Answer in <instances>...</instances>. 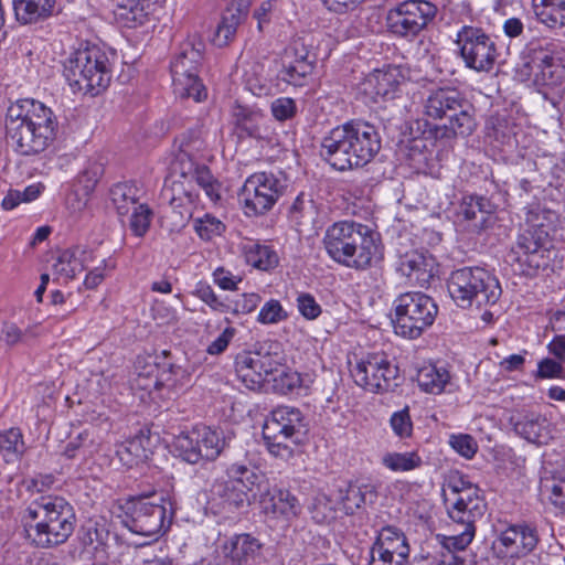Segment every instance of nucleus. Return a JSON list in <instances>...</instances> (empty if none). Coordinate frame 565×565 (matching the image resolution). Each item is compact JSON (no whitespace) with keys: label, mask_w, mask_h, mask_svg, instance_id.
<instances>
[{"label":"nucleus","mask_w":565,"mask_h":565,"mask_svg":"<svg viewBox=\"0 0 565 565\" xmlns=\"http://www.w3.org/2000/svg\"><path fill=\"white\" fill-rule=\"evenodd\" d=\"M497 206L482 195H463L456 210V221L476 234L491 227L495 222Z\"/></svg>","instance_id":"17"},{"label":"nucleus","mask_w":565,"mask_h":565,"mask_svg":"<svg viewBox=\"0 0 565 565\" xmlns=\"http://www.w3.org/2000/svg\"><path fill=\"white\" fill-rule=\"evenodd\" d=\"M306 433L307 424L301 411L287 405L275 408L263 427L264 439H274L280 434H285V436L291 437L294 445L299 444Z\"/></svg>","instance_id":"18"},{"label":"nucleus","mask_w":565,"mask_h":565,"mask_svg":"<svg viewBox=\"0 0 565 565\" xmlns=\"http://www.w3.org/2000/svg\"><path fill=\"white\" fill-rule=\"evenodd\" d=\"M418 386L425 393L440 394L451 386L450 372L445 366L427 364L422 366L416 376Z\"/></svg>","instance_id":"33"},{"label":"nucleus","mask_w":565,"mask_h":565,"mask_svg":"<svg viewBox=\"0 0 565 565\" xmlns=\"http://www.w3.org/2000/svg\"><path fill=\"white\" fill-rule=\"evenodd\" d=\"M172 84L174 93L182 98L202 102L207 96L205 86L194 73H174Z\"/></svg>","instance_id":"42"},{"label":"nucleus","mask_w":565,"mask_h":565,"mask_svg":"<svg viewBox=\"0 0 565 565\" xmlns=\"http://www.w3.org/2000/svg\"><path fill=\"white\" fill-rule=\"evenodd\" d=\"M66 79L73 93L95 97L110 84V73H67Z\"/></svg>","instance_id":"32"},{"label":"nucleus","mask_w":565,"mask_h":565,"mask_svg":"<svg viewBox=\"0 0 565 565\" xmlns=\"http://www.w3.org/2000/svg\"><path fill=\"white\" fill-rule=\"evenodd\" d=\"M252 360H254L252 353L239 356L236 361V375L246 388L256 391L262 387L265 377L254 363H250Z\"/></svg>","instance_id":"49"},{"label":"nucleus","mask_w":565,"mask_h":565,"mask_svg":"<svg viewBox=\"0 0 565 565\" xmlns=\"http://www.w3.org/2000/svg\"><path fill=\"white\" fill-rule=\"evenodd\" d=\"M262 554L263 543L249 533L234 534L221 545L223 565H256Z\"/></svg>","instance_id":"20"},{"label":"nucleus","mask_w":565,"mask_h":565,"mask_svg":"<svg viewBox=\"0 0 565 565\" xmlns=\"http://www.w3.org/2000/svg\"><path fill=\"white\" fill-rule=\"evenodd\" d=\"M380 242V235L363 224L350 245L347 258L340 259L339 264L355 269L370 267L373 260L382 256Z\"/></svg>","instance_id":"21"},{"label":"nucleus","mask_w":565,"mask_h":565,"mask_svg":"<svg viewBox=\"0 0 565 565\" xmlns=\"http://www.w3.org/2000/svg\"><path fill=\"white\" fill-rule=\"evenodd\" d=\"M366 83L373 87V93L383 98H393L406 86L404 73H369Z\"/></svg>","instance_id":"41"},{"label":"nucleus","mask_w":565,"mask_h":565,"mask_svg":"<svg viewBox=\"0 0 565 565\" xmlns=\"http://www.w3.org/2000/svg\"><path fill=\"white\" fill-rule=\"evenodd\" d=\"M6 128L17 152L34 156L45 151L54 141L57 119L43 103L24 98L9 106Z\"/></svg>","instance_id":"2"},{"label":"nucleus","mask_w":565,"mask_h":565,"mask_svg":"<svg viewBox=\"0 0 565 565\" xmlns=\"http://www.w3.org/2000/svg\"><path fill=\"white\" fill-rule=\"evenodd\" d=\"M248 9L247 0H235L231 3L215 32V42L218 46L227 45L234 39L238 25L248 14Z\"/></svg>","instance_id":"29"},{"label":"nucleus","mask_w":565,"mask_h":565,"mask_svg":"<svg viewBox=\"0 0 565 565\" xmlns=\"http://www.w3.org/2000/svg\"><path fill=\"white\" fill-rule=\"evenodd\" d=\"M87 431L81 433L76 438L70 440L65 446L63 455L67 459H74L78 456L85 457L90 452L92 439Z\"/></svg>","instance_id":"58"},{"label":"nucleus","mask_w":565,"mask_h":565,"mask_svg":"<svg viewBox=\"0 0 565 565\" xmlns=\"http://www.w3.org/2000/svg\"><path fill=\"white\" fill-rule=\"evenodd\" d=\"M288 318L286 310L276 299L268 300L259 310L257 321L262 324H275Z\"/></svg>","instance_id":"55"},{"label":"nucleus","mask_w":565,"mask_h":565,"mask_svg":"<svg viewBox=\"0 0 565 565\" xmlns=\"http://www.w3.org/2000/svg\"><path fill=\"white\" fill-rule=\"evenodd\" d=\"M25 530L39 547L65 543L74 532L76 515L72 504L58 495H42L25 510Z\"/></svg>","instance_id":"4"},{"label":"nucleus","mask_w":565,"mask_h":565,"mask_svg":"<svg viewBox=\"0 0 565 565\" xmlns=\"http://www.w3.org/2000/svg\"><path fill=\"white\" fill-rule=\"evenodd\" d=\"M198 184L200 188L203 189L206 196L212 201L216 202L220 200V184L212 175L210 169L200 164L195 174L193 175V185Z\"/></svg>","instance_id":"51"},{"label":"nucleus","mask_w":565,"mask_h":565,"mask_svg":"<svg viewBox=\"0 0 565 565\" xmlns=\"http://www.w3.org/2000/svg\"><path fill=\"white\" fill-rule=\"evenodd\" d=\"M563 363L557 359L545 358L537 363V379H559L563 376Z\"/></svg>","instance_id":"64"},{"label":"nucleus","mask_w":565,"mask_h":565,"mask_svg":"<svg viewBox=\"0 0 565 565\" xmlns=\"http://www.w3.org/2000/svg\"><path fill=\"white\" fill-rule=\"evenodd\" d=\"M195 231L198 235L205 241L211 239L213 236L221 235L225 228L224 224L210 214L195 221Z\"/></svg>","instance_id":"56"},{"label":"nucleus","mask_w":565,"mask_h":565,"mask_svg":"<svg viewBox=\"0 0 565 565\" xmlns=\"http://www.w3.org/2000/svg\"><path fill=\"white\" fill-rule=\"evenodd\" d=\"M447 288L460 308L476 306L481 309L500 299L502 289L498 278L481 267H463L451 273Z\"/></svg>","instance_id":"6"},{"label":"nucleus","mask_w":565,"mask_h":565,"mask_svg":"<svg viewBox=\"0 0 565 565\" xmlns=\"http://www.w3.org/2000/svg\"><path fill=\"white\" fill-rule=\"evenodd\" d=\"M525 67L531 70L565 68L564 53L553 47H533L525 57Z\"/></svg>","instance_id":"40"},{"label":"nucleus","mask_w":565,"mask_h":565,"mask_svg":"<svg viewBox=\"0 0 565 565\" xmlns=\"http://www.w3.org/2000/svg\"><path fill=\"white\" fill-rule=\"evenodd\" d=\"M395 333L407 339H417L430 327L438 312L437 305L423 292H405L394 300Z\"/></svg>","instance_id":"8"},{"label":"nucleus","mask_w":565,"mask_h":565,"mask_svg":"<svg viewBox=\"0 0 565 565\" xmlns=\"http://www.w3.org/2000/svg\"><path fill=\"white\" fill-rule=\"evenodd\" d=\"M381 462L393 472H408L423 466V459L418 451L386 452L383 455Z\"/></svg>","instance_id":"43"},{"label":"nucleus","mask_w":565,"mask_h":565,"mask_svg":"<svg viewBox=\"0 0 565 565\" xmlns=\"http://www.w3.org/2000/svg\"><path fill=\"white\" fill-rule=\"evenodd\" d=\"M393 431L401 438L409 437L413 431V423L408 407L393 413L390 419Z\"/></svg>","instance_id":"59"},{"label":"nucleus","mask_w":565,"mask_h":565,"mask_svg":"<svg viewBox=\"0 0 565 565\" xmlns=\"http://www.w3.org/2000/svg\"><path fill=\"white\" fill-rule=\"evenodd\" d=\"M509 259L518 265L522 275L529 277L547 270L555 271L563 265V257L553 245L551 227L543 223H533L518 235Z\"/></svg>","instance_id":"5"},{"label":"nucleus","mask_w":565,"mask_h":565,"mask_svg":"<svg viewBox=\"0 0 565 565\" xmlns=\"http://www.w3.org/2000/svg\"><path fill=\"white\" fill-rule=\"evenodd\" d=\"M231 111L235 125L247 131L248 136L254 137L256 135V121L262 116L260 113L244 106L238 102L234 103Z\"/></svg>","instance_id":"50"},{"label":"nucleus","mask_w":565,"mask_h":565,"mask_svg":"<svg viewBox=\"0 0 565 565\" xmlns=\"http://www.w3.org/2000/svg\"><path fill=\"white\" fill-rule=\"evenodd\" d=\"M259 504L263 512L274 518L282 516L286 520L296 518L301 510L298 499L288 490L266 487L259 494Z\"/></svg>","instance_id":"26"},{"label":"nucleus","mask_w":565,"mask_h":565,"mask_svg":"<svg viewBox=\"0 0 565 565\" xmlns=\"http://www.w3.org/2000/svg\"><path fill=\"white\" fill-rule=\"evenodd\" d=\"M381 138L366 121H350L333 128L321 143V156L339 171L364 167L380 151Z\"/></svg>","instance_id":"3"},{"label":"nucleus","mask_w":565,"mask_h":565,"mask_svg":"<svg viewBox=\"0 0 565 565\" xmlns=\"http://www.w3.org/2000/svg\"><path fill=\"white\" fill-rule=\"evenodd\" d=\"M354 383L371 393L392 391L398 376V367L383 352L367 353L350 370Z\"/></svg>","instance_id":"11"},{"label":"nucleus","mask_w":565,"mask_h":565,"mask_svg":"<svg viewBox=\"0 0 565 565\" xmlns=\"http://www.w3.org/2000/svg\"><path fill=\"white\" fill-rule=\"evenodd\" d=\"M110 199L120 216L138 205V189L134 184L117 183L110 189Z\"/></svg>","instance_id":"44"},{"label":"nucleus","mask_w":565,"mask_h":565,"mask_svg":"<svg viewBox=\"0 0 565 565\" xmlns=\"http://www.w3.org/2000/svg\"><path fill=\"white\" fill-rule=\"evenodd\" d=\"M23 452V435L19 428H9L0 433V455L6 462L20 459Z\"/></svg>","instance_id":"46"},{"label":"nucleus","mask_w":565,"mask_h":565,"mask_svg":"<svg viewBox=\"0 0 565 565\" xmlns=\"http://www.w3.org/2000/svg\"><path fill=\"white\" fill-rule=\"evenodd\" d=\"M411 547L397 527L381 529L370 550L369 565H408Z\"/></svg>","instance_id":"15"},{"label":"nucleus","mask_w":565,"mask_h":565,"mask_svg":"<svg viewBox=\"0 0 565 565\" xmlns=\"http://www.w3.org/2000/svg\"><path fill=\"white\" fill-rule=\"evenodd\" d=\"M270 111L276 120L286 121L296 116L297 105L290 97H279L271 102Z\"/></svg>","instance_id":"57"},{"label":"nucleus","mask_w":565,"mask_h":565,"mask_svg":"<svg viewBox=\"0 0 565 565\" xmlns=\"http://www.w3.org/2000/svg\"><path fill=\"white\" fill-rule=\"evenodd\" d=\"M449 444L455 451L467 459L472 458L478 450V445L473 437L466 434L452 435Z\"/></svg>","instance_id":"61"},{"label":"nucleus","mask_w":565,"mask_h":565,"mask_svg":"<svg viewBox=\"0 0 565 565\" xmlns=\"http://www.w3.org/2000/svg\"><path fill=\"white\" fill-rule=\"evenodd\" d=\"M534 10L537 19L548 28L565 25V0L535 2Z\"/></svg>","instance_id":"47"},{"label":"nucleus","mask_w":565,"mask_h":565,"mask_svg":"<svg viewBox=\"0 0 565 565\" xmlns=\"http://www.w3.org/2000/svg\"><path fill=\"white\" fill-rule=\"evenodd\" d=\"M443 502L447 515L452 521L454 533L444 536L439 551L428 553L424 558L427 565H467L454 550H465L475 539L476 522L486 511L480 489L458 471H451L441 487Z\"/></svg>","instance_id":"1"},{"label":"nucleus","mask_w":565,"mask_h":565,"mask_svg":"<svg viewBox=\"0 0 565 565\" xmlns=\"http://www.w3.org/2000/svg\"><path fill=\"white\" fill-rule=\"evenodd\" d=\"M542 493L557 509L565 510V480L551 479L542 482Z\"/></svg>","instance_id":"54"},{"label":"nucleus","mask_w":565,"mask_h":565,"mask_svg":"<svg viewBox=\"0 0 565 565\" xmlns=\"http://www.w3.org/2000/svg\"><path fill=\"white\" fill-rule=\"evenodd\" d=\"M196 191L193 183L175 178H166L160 193L162 204H168L179 216V223L185 224L193 214L196 202Z\"/></svg>","instance_id":"19"},{"label":"nucleus","mask_w":565,"mask_h":565,"mask_svg":"<svg viewBox=\"0 0 565 565\" xmlns=\"http://www.w3.org/2000/svg\"><path fill=\"white\" fill-rule=\"evenodd\" d=\"M376 498L377 491L373 483L356 480L338 489L337 502L345 514L352 515L366 505L373 504Z\"/></svg>","instance_id":"25"},{"label":"nucleus","mask_w":565,"mask_h":565,"mask_svg":"<svg viewBox=\"0 0 565 565\" xmlns=\"http://www.w3.org/2000/svg\"><path fill=\"white\" fill-rule=\"evenodd\" d=\"M150 7V0H120L115 10V18L121 26L135 29L149 20Z\"/></svg>","instance_id":"31"},{"label":"nucleus","mask_w":565,"mask_h":565,"mask_svg":"<svg viewBox=\"0 0 565 565\" xmlns=\"http://www.w3.org/2000/svg\"><path fill=\"white\" fill-rule=\"evenodd\" d=\"M227 439L223 430L200 425L179 435L175 448L183 460L198 463L202 459L215 460L226 447Z\"/></svg>","instance_id":"12"},{"label":"nucleus","mask_w":565,"mask_h":565,"mask_svg":"<svg viewBox=\"0 0 565 565\" xmlns=\"http://www.w3.org/2000/svg\"><path fill=\"white\" fill-rule=\"evenodd\" d=\"M17 20L28 24L50 17L55 0H12Z\"/></svg>","instance_id":"37"},{"label":"nucleus","mask_w":565,"mask_h":565,"mask_svg":"<svg viewBox=\"0 0 565 565\" xmlns=\"http://www.w3.org/2000/svg\"><path fill=\"white\" fill-rule=\"evenodd\" d=\"M241 248L245 262L257 269L269 270L278 265L276 252L267 245L249 239L244 242Z\"/></svg>","instance_id":"38"},{"label":"nucleus","mask_w":565,"mask_h":565,"mask_svg":"<svg viewBox=\"0 0 565 565\" xmlns=\"http://www.w3.org/2000/svg\"><path fill=\"white\" fill-rule=\"evenodd\" d=\"M533 85L545 99L554 100L565 92L563 73H534Z\"/></svg>","instance_id":"45"},{"label":"nucleus","mask_w":565,"mask_h":565,"mask_svg":"<svg viewBox=\"0 0 565 565\" xmlns=\"http://www.w3.org/2000/svg\"><path fill=\"white\" fill-rule=\"evenodd\" d=\"M436 11L429 1L405 0L387 11L386 24L396 36L415 38L435 18Z\"/></svg>","instance_id":"13"},{"label":"nucleus","mask_w":565,"mask_h":565,"mask_svg":"<svg viewBox=\"0 0 565 565\" xmlns=\"http://www.w3.org/2000/svg\"><path fill=\"white\" fill-rule=\"evenodd\" d=\"M455 43L466 67L473 71H490L494 67L497 45L482 29L463 25L457 32Z\"/></svg>","instance_id":"14"},{"label":"nucleus","mask_w":565,"mask_h":565,"mask_svg":"<svg viewBox=\"0 0 565 565\" xmlns=\"http://www.w3.org/2000/svg\"><path fill=\"white\" fill-rule=\"evenodd\" d=\"M397 271L407 278L409 284L425 287L435 276V260L425 252L412 249L399 255Z\"/></svg>","instance_id":"23"},{"label":"nucleus","mask_w":565,"mask_h":565,"mask_svg":"<svg viewBox=\"0 0 565 565\" xmlns=\"http://www.w3.org/2000/svg\"><path fill=\"white\" fill-rule=\"evenodd\" d=\"M252 355L254 360L250 363H254V366L260 371L265 379L277 372L280 366V360L277 354L254 352Z\"/></svg>","instance_id":"60"},{"label":"nucleus","mask_w":565,"mask_h":565,"mask_svg":"<svg viewBox=\"0 0 565 565\" xmlns=\"http://www.w3.org/2000/svg\"><path fill=\"white\" fill-rule=\"evenodd\" d=\"M149 438L143 435L135 436L118 446L117 456L128 468L137 466L149 458Z\"/></svg>","instance_id":"39"},{"label":"nucleus","mask_w":565,"mask_h":565,"mask_svg":"<svg viewBox=\"0 0 565 565\" xmlns=\"http://www.w3.org/2000/svg\"><path fill=\"white\" fill-rule=\"evenodd\" d=\"M297 306L301 316L308 320H315L321 315V306L315 297L308 292L299 294Z\"/></svg>","instance_id":"62"},{"label":"nucleus","mask_w":565,"mask_h":565,"mask_svg":"<svg viewBox=\"0 0 565 565\" xmlns=\"http://www.w3.org/2000/svg\"><path fill=\"white\" fill-rule=\"evenodd\" d=\"M226 477L213 483L211 501L222 512H235L248 503V492L259 477L248 466L237 462L226 468Z\"/></svg>","instance_id":"9"},{"label":"nucleus","mask_w":565,"mask_h":565,"mask_svg":"<svg viewBox=\"0 0 565 565\" xmlns=\"http://www.w3.org/2000/svg\"><path fill=\"white\" fill-rule=\"evenodd\" d=\"M539 542L534 526L526 523L511 524L498 534L493 548L501 557L520 558L532 553Z\"/></svg>","instance_id":"16"},{"label":"nucleus","mask_w":565,"mask_h":565,"mask_svg":"<svg viewBox=\"0 0 565 565\" xmlns=\"http://www.w3.org/2000/svg\"><path fill=\"white\" fill-rule=\"evenodd\" d=\"M179 148L180 150L171 163L170 173L167 178H175L179 181L185 180L193 183V175L200 167L196 154L203 150L204 143L198 132L190 131L181 136Z\"/></svg>","instance_id":"22"},{"label":"nucleus","mask_w":565,"mask_h":565,"mask_svg":"<svg viewBox=\"0 0 565 565\" xmlns=\"http://www.w3.org/2000/svg\"><path fill=\"white\" fill-rule=\"evenodd\" d=\"M264 440L266 443L268 451L275 457L281 458L284 460H288L289 458L292 457L294 449L287 443L288 440L291 441V437H287L285 436V434H280L279 437Z\"/></svg>","instance_id":"63"},{"label":"nucleus","mask_w":565,"mask_h":565,"mask_svg":"<svg viewBox=\"0 0 565 565\" xmlns=\"http://www.w3.org/2000/svg\"><path fill=\"white\" fill-rule=\"evenodd\" d=\"M287 189L282 174L256 172L249 175L239 192L244 213L247 216L264 215L273 209Z\"/></svg>","instance_id":"10"},{"label":"nucleus","mask_w":565,"mask_h":565,"mask_svg":"<svg viewBox=\"0 0 565 565\" xmlns=\"http://www.w3.org/2000/svg\"><path fill=\"white\" fill-rule=\"evenodd\" d=\"M191 375L186 369L170 364L169 367L162 369L160 375L154 380V388L161 390L168 387L169 390H178L190 383Z\"/></svg>","instance_id":"48"},{"label":"nucleus","mask_w":565,"mask_h":565,"mask_svg":"<svg viewBox=\"0 0 565 565\" xmlns=\"http://www.w3.org/2000/svg\"><path fill=\"white\" fill-rule=\"evenodd\" d=\"M204 44L200 40H186L179 49L175 57L171 62L173 70L195 71L205 67L203 55Z\"/></svg>","instance_id":"35"},{"label":"nucleus","mask_w":565,"mask_h":565,"mask_svg":"<svg viewBox=\"0 0 565 565\" xmlns=\"http://www.w3.org/2000/svg\"><path fill=\"white\" fill-rule=\"evenodd\" d=\"M93 259L92 252L82 247H74L63 250L56 263L54 270L56 274L66 278H74L77 273L86 268V264Z\"/></svg>","instance_id":"34"},{"label":"nucleus","mask_w":565,"mask_h":565,"mask_svg":"<svg viewBox=\"0 0 565 565\" xmlns=\"http://www.w3.org/2000/svg\"><path fill=\"white\" fill-rule=\"evenodd\" d=\"M465 102L460 103L458 110H452L449 118V126H436L435 136L436 138H452L457 135L467 136L473 131L475 120L469 114L468 109L465 108Z\"/></svg>","instance_id":"36"},{"label":"nucleus","mask_w":565,"mask_h":565,"mask_svg":"<svg viewBox=\"0 0 565 565\" xmlns=\"http://www.w3.org/2000/svg\"><path fill=\"white\" fill-rule=\"evenodd\" d=\"M65 71H108V54L97 45H86L71 52L63 61Z\"/></svg>","instance_id":"28"},{"label":"nucleus","mask_w":565,"mask_h":565,"mask_svg":"<svg viewBox=\"0 0 565 565\" xmlns=\"http://www.w3.org/2000/svg\"><path fill=\"white\" fill-rule=\"evenodd\" d=\"M124 525L132 533L158 540L170 527L174 508L163 497L131 498L121 507Z\"/></svg>","instance_id":"7"},{"label":"nucleus","mask_w":565,"mask_h":565,"mask_svg":"<svg viewBox=\"0 0 565 565\" xmlns=\"http://www.w3.org/2000/svg\"><path fill=\"white\" fill-rule=\"evenodd\" d=\"M193 296L199 298L201 301L206 303L213 311L217 312H227L231 310V306L223 300H221L216 294L214 292L211 285L205 281H199L194 290L192 291Z\"/></svg>","instance_id":"52"},{"label":"nucleus","mask_w":565,"mask_h":565,"mask_svg":"<svg viewBox=\"0 0 565 565\" xmlns=\"http://www.w3.org/2000/svg\"><path fill=\"white\" fill-rule=\"evenodd\" d=\"M363 226L354 221H341L332 224L326 231L323 237L324 248L328 255L337 263L345 259L352 241Z\"/></svg>","instance_id":"24"},{"label":"nucleus","mask_w":565,"mask_h":565,"mask_svg":"<svg viewBox=\"0 0 565 565\" xmlns=\"http://www.w3.org/2000/svg\"><path fill=\"white\" fill-rule=\"evenodd\" d=\"M463 98L452 88H439L433 92L425 103V114L434 119L448 117L452 110L460 108Z\"/></svg>","instance_id":"30"},{"label":"nucleus","mask_w":565,"mask_h":565,"mask_svg":"<svg viewBox=\"0 0 565 565\" xmlns=\"http://www.w3.org/2000/svg\"><path fill=\"white\" fill-rule=\"evenodd\" d=\"M515 434L529 443L545 445L552 439L551 424L545 416L536 412L520 413L511 417Z\"/></svg>","instance_id":"27"},{"label":"nucleus","mask_w":565,"mask_h":565,"mask_svg":"<svg viewBox=\"0 0 565 565\" xmlns=\"http://www.w3.org/2000/svg\"><path fill=\"white\" fill-rule=\"evenodd\" d=\"M152 212L147 204H138L131 210L130 230L132 233L142 237L149 230Z\"/></svg>","instance_id":"53"}]
</instances>
